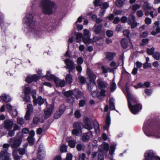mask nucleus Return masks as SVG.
Instances as JSON below:
<instances>
[{
    "instance_id": "obj_1",
    "label": "nucleus",
    "mask_w": 160,
    "mask_h": 160,
    "mask_svg": "<svg viewBox=\"0 0 160 160\" xmlns=\"http://www.w3.org/2000/svg\"><path fill=\"white\" fill-rule=\"evenodd\" d=\"M125 94L128 100V107L131 111L134 114L138 113L142 109L141 105L137 103V100L131 94L129 90L127 89Z\"/></svg>"
},
{
    "instance_id": "obj_2",
    "label": "nucleus",
    "mask_w": 160,
    "mask_h": 160,
    "mask_svg": "<svg viewBox=\"0 0 160 160\" xmlns=\"http://www.w3.org/2000/svg\"><path fill=\"white\" fill-rule=\"evenodd\" d=\"M39 7L42 12L48 15L53 14L57 7L54 2L51 0H42L40 3Z\"/></svg>"
},
{
    "instance_id": "obj_3",
    "label": "nucleus",
    "mask_w": 160,
    "mask_h": 160,
    "mask_svg": "<svg viewBox=\"0 0 160 160\" xmlns=\"http://www.w3.org/2000/svg\"><path fill=\"white\" fill-rule=\"evenodd\" d=\"M143 129L145 134L148 137L153 136L160 138V126L157 129L156 132L153 130V126L150 120H146Z\"/></svg>"
},
{
    "instance_id": "obj_4",
    "label": "nucleus",
    "mask_w": 160,
    "mask_h": 160,
    "mask_svg": "<svg viewBox=\"0 0 160 160\" xmlns=\"http://www.w3.org/2000/svg\"><path fill=\"white\" fill-rule=\"evenodd\" d=\"M22 21L27 26L29 30L36 35L38 32L36 30L35 28V21L33 20V17L32 13L28 11L25 17L23 18Z\"/></svg>"
},
{
    "instance_id": "obj_5",
    "label": "nucleus",
    "mask_w": 160,
    "mask_h": 160,
    "mask_svg": "<svg viewBox=\"0 0 160 160\" xmlns=\"http://www.w3.org/2000/svg\"><path fill=\"white\" fill-rule=\"evenodd\" d=\"M87 73L90 80V83L88 84V88L89 91L92 90L93 86L95 85L94 80L96 79V76L92 71L87 69Z\"/></svg>"
},
{
    "instance_id": "obj_6",
    "label": "nucleus",
    "mask_w": 160,
    "mask_h": 160,
    "mask_svg": "<svg viewBox=\"0 0 160 160\" xmlns=\"http://www.w3.org/2000/svg\"><path fill=\"white\" fill-rule=\"evenodd\" d=\"M109 145L107 143L102 144L99 147V152H98V159L104 160L103 155L104 152H107L108 150Z\"/></svg>"
},
{
    "instance_id": "obj_7",
    "label": "nucleus",
    "mask_w": 160,
    "mask_h": 160,
    "mask_svg": "<svg viewBox=\"0 0 160 160\" xmlns=\"http://www.w3.org/2000/svg\"><path fill=\"white\" fill-rule=\"evenodd\" d=\"M97 81L98 87L100 90V94L101 96L105 97L107 92V83L100 80H98Z\"/></svg>"
},
{
    "instance_id": "obj_8",
    "label": "nucleus",
    "mask_w": 160,
    "mask_h": 160,
    "mask_svg": "<svg viewBox=\"0 0 160 160\" xmlns=\"http://www.w3.org/2000/svg\"><path fill=\"white\" fill-rule=\"evenodd\" d=\"M73 126L74 129L72 131V134L77 136L81 135L82 133L81 128L83 126L82 123L80 122H74Z\"/></svg>"
},
{
    "instance_id": "obj_9",
    "label": "nucleus",
    "mask_w": 160,
    "mask_h": 160,
    "mask_svg": "<svg viewBox=\"0 0 160 160\" xmlns=\"http://www.w3.org/2000/svg\"><path fill=\"white\" fill-rule=\"evenodd\" d=\"M64 62L66 64L65 67L68 69L69 73H70L74 70L75 68L74 63L69 59H67L64 60Z\"/></svg>"
},
{
    "instance_id": "obj_10",
    "label": "nucleus",
    "mask_w": 160,
    "mask_h": 160,
    "mask_svg": "<svg viewBox=\"0 0 160 160\" xmlns=\"http://www.w3.org/2000/svg\"><path fill=\"white\" fill-rule=\"evenodd\" d=\"M30 88L28 87V85H26L24 86V94L22 95L21 97L23 101L26 102H28L30 101V98L28 94L30 92Z\"/></svg>"
},
{
    "instance_id": "obj_11",
    "label": "nucleus",
    "mask_w": 160,
    "mask_h": 160,
    "mask_svg": "<svg viewBox=\"0 0 160 160\" xmlns=\"http://www.w3.org/2000/svg\"><path fill=\"white\" fill-rule=\"evenodd\" d=\"M145 157L146 160H154V159H159L160 158L154 155L153 151L152 150H147L145 153Z\"/></svg>"
},
{
    "instance_id": "obj_12",
    "label": "nucleus",
    "mask_w": 160,
    "mask_h": 160,
    "mask_svg": "<svg viewBox=\"0 0 160 160\" xmlns=\"http://www.w3.org/2000/svg\"><path fill=\"white\" fill-rule=\"evenodd\" d=\"M14 138H11L8 140V142L11 143L12 148H16L19 147L22 142V139L18 138L14 140Z\"/></svg>"
},
{
    "instance_id": "obj_13",
    "label": "nucleus",
    "mask_w": 160,
    "mask_h": 160,
    "mask_svg": "<svg viewBox=\"0 0 160 160\" xmlns=\"http://www.w3.org/2000/svg\"><path fill=\"white\" fill-rule=\"evenodd\" d=\"M128 23L131 26L132 28H134L136 27L138 23L135 21V18L133 15H130L128 21Z\"/></svg>"
},
{
    "instance_id": "obj_14",
    "label": "nucleus",
    "mask_w": 160,
    "mask_h": 160,
    "mask_svg": "<svg viewBox=\"0 0 160 160\" xmlns=\"http://www.w3.org/2000/svg\"><path fill=\"white\" fill-rule=\"evenodd\" d=\"M84 37L82 38L83 41L85 43H90L92 41L90 39V36L89 34V31L86 29H85L83 31Z\"/></svg>"
},
{
    "instance_id": "obj_15",
    "label": "nucleus",
    "mask_w": 160,
    "mask_h": 160,
    "mask_svg": "<svg viewBox=\"0 0 160 160\" xmlns=\"http://www.w3.org/2000/svg\"><path fill=\"white\" fill-rule=\"evenodd\" d=\"M101 1V0H95L94 2L95 6H101V8L102 9H106L108 7L109 4L108 2H105L102 4Z\"/></svg>"
},
{
    "instance_id": "obj_16",
    "label": "nucleus",
    "mask_w": 160,
    "mask_h": 160,
    "mask_svg": "<svg viewBox=\"0 0 160 160\" xmlns=\"http://www.w3.org/2000/svg\"><path fill=\"white\" fill-rule=\"evenodd\" d=\"M10 156V154L6 150L2 149L0 155V158L2 160H11Z\"/></svg>"
},
{
    "instance_id": "obj_17",
    "label": "nucleus",
    "mask_w": 160,
    "mask_h": 160,
    "mask_svg": "<svg viewBox=\"0 0 160 160\" xmlns=\"http://www.w3.org/2000/svg\"><path fill=\"white\" fill-rule=\"evenodd\" d=\"M46 104L47 105V102L46 103ZM46 107L47 108L44 111V113L45 117L47 118H48L51 115L52 110L54 109V106L53 104L52 103L50 105V108H48L47 105Z\"/></svg>"
},
{
    "instance_id": "obj_18",
    "label": "nucleus",
    "mask_w": 160,
    "mask_h": 160,
    "mask_svg": "<svg viewBox=\"0 0 160 160\" xmlns=\"http://www.w3.org/2000/svg\"><path fill=\"white\" fill-rule=\"evenodd\" d=\"M92 136V133L91 131L85 133L82 136V140L83 142H87Z\"/></svg>"
},
{
    "instance_id": "obj_19",
    "label": "nucleus",
    "mask_w": 160,
    "mask_h": 160,
    "mask_svg": "<svg viewBox=\"0 0 160 160\" xmlns=\"http://www.w3.org/2000/svg\"><path fill=\"white\" fill-rule=\"evenodd\" d=\"M84 128L86 129L89 130L93 128V127L90 123L89 119L88 118H86L84 120Z\"/></svg>"
},
{
    "instance_id": "obj_20",
    "label": "nucleus",
    "mask_w": 160,
    "mask_h": 160,
    "mask_svg": "<svg viewBox=\"0 0 160 160\" xmlns=\"http://www.w3.org/2000/svg\"><path fill=\"white\" fill-rule=\"evenodd\" d=\"M39 79V78L36 74H34L27 77L26 81L28 83H31L32 81L36 82Z\"/></svg>"
},
{
    "instance_id": "obj_21",
    "label": "nucleus",
    "mask_w": 160,
    "mask_h": 160,
    "mask_svg": "<svg viewBox=\"0 0 160 160\" xmlns=\"http://www.w3.org/2000/svg\"><path fill=\"white\" fill-rule=\"evenodd\" d=\"M130 43L131 44V48H133L132 43L130 41L129 42L128 39L123 38L122 39L121 41V44L122 47L124 48H126L128 47L129 44Z\"/></svg>"
},
{
    "instance_id": "obj_22",
    "label": "nucleus",
    "mask_w": 160,
    "mask_h": 160,
    "mask_svg": "<svg viewBox=\"0 0 160 160\" xmlns=\"http://www.w3.org/2000/svg\"><path fill=\"white\" fill-rule=\"evenodd\" d=\"M13 125V122L11 120L7 119L4 122V127L7 130L11 129L12 128Z\"/></svg>"
},
{
    "instance_id": "obj_23",
    "label": "nucleus",
    "mask_w": 160,
    "mask_h": 160,
    "mask_svg": "<svg viewBox=\"0 0 160 160\" xmlns=\"http://www.w3.org/2000/svg\"><path fill=\"white\" fill-rule=\"evenodd\" d=\"M11 98L8 95L6 94H2L0 96V101L2 100L6 102H9L11 101Z\"/></svg>"
},
{
    "instance_id": "obj_24",
    "label": "nucleus",
    "mask_w": 160,
    "mask_h": 160,
    "mask_svg": "<svg viewBox=\"0 0 160 160\" xmlns=\"http://www.w3.org/2000/svg\"><path fill=\"white\" fill-rule=\"evenodd\" d=\"M67 142H68L69 146L71 148L75 147L76 141L75 140L72 139L71 137H68L66 139Z\"/></svg>"
},
{
    "instance_id": "obj_25",
    "label": "nucleus",
    "mask_w": 160,
    "mask_h": 160,
    "mask_svg": "<svg viewBox=\"0 0 160 160\" xmlns=\"http://www.w3.org/2000/svg\"><path fill=\"white\" fill-rule=\"evenodd\" d=\"M40 147V146L39 147L38 150L37 157L38 159L41 160L45 158V154L44 151H42Z\"/></svg>"
},
{
    "instance_id": "obj_26",
    "label": "nucleus",
    "mask_w": 160,
    "mask_h": 160,
    "mask_svg": "<svg viewBox=\"0 0 160 160\" xmlns=\"http://www.w3.org/2000/svg\"><path fill=\"white\" fill-rule=\"evenodd\" d=\"M45 101V99H43L41 96H39L38 97L37 99H33V102L34 104L36 105L38 103L39 105H41L43 104Z\"/></svg>"
},
{
    "instance_id": "obj_27",
    "label": "nucleus",
    "mask_w": 160,
    "mask_h": 160,
    "mask_svg": "<svg viewBox=\"0 0 160 160\" xmlns=\"http://www.w3.org/2000/svg\"><path fill=\"white\" fill-rule=\"evenodd\" d=\"M57 87H64L65 84V81L64 80H60L58 78H57L54 81Z\"/></svg>"
},
{
    "instance_id": "obj_28",
    "label": "nucleus",
    "mask_w": 160,
    "mask_h": 160,
    "mask_svg": "<svg viewBox=\"0 0 160 160\" xmlns=\"http://www.w3.org/2000/svg\"><path fill=\"white\" fill-rule=\"evenodd\" d=\"M93 123L95 132L97 135H98L100 133V128L98 122L95 119L93 120Z\"/></svg>"
},
{
    "instance_id": "obj_29",
    "label": "nucleus",
    "mask_w": 160,
    "mask_h": 160,
    "mask_svg": "<svg viewBox=\"0 0 160 160\" xmlns=\"http://www.w3.org/2000/svg\"><path fill=\"white\" fill-rule=\"evenodd\" d=\"M46 78L48 80H53L55 81L56 78H57V77L51 74L50 72L49 71L47 72V74L46 75Z\"/></svg>"
},
{
    "instance_id": "obj_30",
    "label": "nucleus",
    "mask_w": 160,
    "mask_h": 160,
    "mask_svg": "<svg viewBox=\"0 0 160 160\" xmlns=\"http://www.w3.org/2000/svg\"><path fill=\"white\" fill-rule=\"evenodd\" d=\"M105 55L107 58L109 60H112L115 56L116 54L114 52H106L105 53Z\"/></svg>"
},
{
    "instance_id": "obj_31",
    "label": "nucleus",
    "mask_w": 160,
    "mask_h": 160,
    "mask_svg": "<svg viewBox=\"0 0 160 160\" xmlns=\"http://www.w3.org/2000/svg\"><path fill=\"white\" fill-rule=\"evenodd\" d=\"M102 26L101 24L95 25L94 27V32L96 34L100 33L101 32Z\"/></svg>"
},
{
    "instance_id": "obj_32",
    "label": "nucleus",
    "mask_w": 160,
    "mask_h": 160,
    "mask_svg": "<svg viewBox=\"0 0 160 160\" xmlns=\"http://www.w3.org/2000/svg\"><path fill=\"white\" fill-rule=\"evenodd\" d=\"M110 124V119L108 116H107L105 120V124L103 127L104 129H108Z\"/></svg>"
},
{
    "instance_id": "obj_33",
    "label": "nucleus",
    "mask_w": 160,
    "mask_h": 160,
    "mask_svg": "<svg viewBox=\"0 0 160 160\" xmlns=\"http://www.w3.org/2000/svg\"><path fill=\"white\" fill-rule=\"evenodd\" d=\"M117 68H105L104 66L101 67V69L104 73H106L108 72H113L115 69H116Z\"/></svg>"
},
{
    "instance_id": "obj_34",
    "label": "nucleus",
    "mask_w": 160,
    "mask_h": 160,
    "mask_svg": "<svg viewBox=\"0 0 160 160\" xmlns=\"http://www.w3.org/2000/svg\"><path fill=\"white\" fill-rule=\"evenodd\" d=\"M64 111V109H60L58 111L56 112L54 114L55 118L58 119L59 118L63 113Z\"/></svg>"
},
{
    "instance_id": "obj_35",
    "label": "nucleus",
    "mask_w": 160,
    "mask_h": 160,
    "mask_svg": "<svg viewBox=\"0 0 160 160\" xmlns=\"http://www.w3.org/2000/svg\"><path fill=\"white\" fill-rule=\"evenodd\" d=\"M65 80L67 84H71L72 82V76L70 73L67 74L65 77Z\"/></svg>"
},
{
    "instance_id": "obj_36",
    "label": "nucleus",
    "mask_w": 160,
    "mask_h": 160,
    "mask_svg": "<svg viewBox=\"0 0 160 160\" xmlns=\"http://www.w3.org/2000/svg\"><path fill=\"white\" fill-rule=\"evenodd\" d=\"M152 7L150 4L148 2H144L143 6V8L145 11H147L152 9Z\"/></svg>"
},
{
    "instance_id": "obj_37",
    "label": "nucleus",
    "mask_w": 160,
    "mask_h": 160,
    "mask_svg": "<svg viewBox=\"0 0 160 160\" xmlns=\"http://www.w3.org/2000/svg\"><path fill=\"white\" fill-rule=\"evenodd\" d=\"M115 100L113 98H111L110 100L109 107L111 110H113L115 108Z\"/></svg>"
},
{
    "instance_id": "obj_38",
    "label": "nucleus",
    "mask_w": 160,
    "mask_h": 160,
    "mask_svg": "<svg viewBox=\"0 0 160 160\" xmlns=\"http://www.w3.org/2000/svg\"><path fill=\"white\" fill-rule=\"evenodd\" d=\"M12 155L14 160H19L20 157L17 154V152L16 150H13Z\"/></svg>"
},
{
    "instance_id": "obj_39",
    "label": "nucleus",
    "mask_w": 160,
    "mask_h": 160,
    "mask_svg": "<svg viewBox=\"0 0 160 160\" xmlns=\"http://www.w3.org/2000/svg\"><path fill=\"white\" fill-rule=\"evenodd\" d=\"M91 95L94 98H99L100 96H101L100 94V92L99 93L97 91H92L91 92Z\"/></svg>"
},
{
    "instance_id": "obj_40",
    "label": "nucleus",
    "mask_w": 160,
    "mask_h": 160,
    "mask_svg": "<svg viewBox=\"0 0 160 160\" xmlns=\"http://www.w3.org/2000/svg\"><path fill=\"white\" fill-rule=\"evenodd\" d=\"M123 2L121 0H116L115 2V5L118 7H122L123 5Z\"/></svg>"
},
{
    "instance_id": "obj_41",
    "label": "nucleus",
    "mask_w": 160,
    "mask_h": 160,
    "mask_svg": "<svg viewBox=\"0 0 160 160\" xmlns=\"http://www.w3.org/2000/svg\"><path fill=\"white\" fill-rule=\"evenodd\" d=\"M117 87L116 83L113 81L110 84V89L111 91H114L116 88Z\"/></svg>"
},
{
    "instance_id": "obj_42",
    "label": "nucleus",
    "mask_w": 160,
    "mask_h": 160,
    "mask_svg": "<svg viewBox=\"0 0 160 160\" xmlns=\"http://www.w3.org/2000/svg\"><path fill=\"white\" fill-rule=\"evenodd\" d=\"M27 139L30 145L32 146L33 144L34 139L33 137L29 136Z\"/></svg>"
},
{
    "instance_id": "obj_43",
    "label": "nucleus",
    "mask_w": 160,
    "mask_h": 160,
    "mask_svg": "<svg viewBox=\"0 0 160 160\" xmlns=\"http://www.w3.org/2000/svg\"><path fill=\"white\" fill-rule=\"evenodd\" d=\"M3 15L2 13H0V25L2 28L6 25V23H4L3 22Z\"/></svg>"
},
{
    "instance_id": "obj_44",
    "label": "nucleus",
    "mask_w": 160,
    "mask_h": 160,
    "mask_svg": "<svg viewBox=\"0 0 160 160\" xmlns=\"http://www.w3.org/2000/svg\"><path fill=\"white\" fill-rule=\"evenodd\" d=\"M153 57L156 60H158L160 58V52H156L153 54Z\"/></svg>"
},
{
    "instance_id": "obj_45",
    "label": "nucleus",
    "mask_w": 160,
    "mask_h": 160,
    "mask_svg": "<svg viewBox=\"0 0 160 160\" xmlns=\"http://www.w3.org/2000/svg\"><path fill=\"white\" fill-rule=\"evenodd\" d=\"M141 5L138 4H134L132 6V9L134 11V13L138 9H139L141 7Z\"/></svg>"
},
{
    "instance_id": "obj_46",
    "label": "nucleus",
    "mask_w": 160,
    "mask_h": 160,
    "mask_svg": "<svg viewBox=\"0 0 160 160\" xmlns=\"http://www.w3.org/2000/svg\"><path fill=\"white\" fill-rule=\"evenodd\" d=\"M17 122L18 124L22 125L24 124V121L22 118L18 117L17 118Z\"/></svg>"
},
{
    "instance_id": "obj_47",
    "label": "nucleus",
    "mask_w": 160,
    "mask_h": 160,
    "mask_svg": "<svg viewBox=\"0 0 160 160\" xmlns=\"http://www.w3.org/2000/svg\"><path fill=\"white\" fill-rule=\"evenodd\" d=\"M82 37V35L81 33H78L76 35V39L77 42H79L81 40V39Z\"/></svg>"
},
{
    "instance_id": "obj_48",
    "label": "nucleus",
    "mask_w": 160,
    "mask_h": 160,
    "mask_svg": "<svg viewBox=\"0 0 160 160\" xmlns=\"http://www.w3.org/2000/svg\"><path fill=\"white\" fill-rule=\"evenodd\" d=\"M73 93L72 90H70L64 92V95L65 96L69 97L73 95Z\"/></svg>"
},
{
    "instance_id": "obj_49",
    "label": "nucleus",
    "mask_w": 160,
    "mask_h": 160,
    "mask_svg": "<svg viewBox=\"0 0 160 160\" xmlns=\"http://www.w3.org/2000/svg\"><path fill=\"white\" fill-rule=\"evenodd\" d=\"M10 114L13 117H16L18 114V112L17 110L15 108H14V109L12 110V111L10 112Z\"/></svg>"
},
{
    "instance_id": "obj_50",
    "label": "nucleus",
    "mask_w": 160,
    "mask_h": 160,
    "mask_svg": "<svg viewBox=\"0 0 160 160\" xmlns=\"http://www.w3.org/2000/svg\"><path fill=\"white\" fill-rule=\"evenodd\" d=\"M27 112H32L33 111L32 110V104H28L27 105Z\"/></svg>"
},
{
    "instance_id": "obj_51",
    "label": "nucleus",
    "mask_w": 160,
    "mask_h": 160,
    "mask_svg": "<svg viewBox=\"0 0 160 160\" xmlns=\"http://www.w3.org/2000/svg\"><path fill=\"white\" fill-rule=\"evenodd\" d=\"M46 28L48 32H51L54 29L53 26L50 25H47L46 26Z\"/></svg>"
},
{
    "instance_id": "obj_52",
    "label": "nucleus",
    "mask_w": 160,
    "mask_h": 160,
    "mask_svg": "<svg viewBox=\"0 0 160 160\" xmlns=\"http://www.w3.org/2000/svg\"><path fill=\"white\" fill-rule=\"evenodd\" d=\"M76 148L78 151H81L84 148V146L82 144H78L77 145Z\"/></svg>"
},
{
    "instance_id": "obj_53",
    "label": "nucleus",
    "mask_w": 160,
    "mask_h": 160,
    "mask_svg": "<svg viewBox=\"0 0 160 160\" xmlns=\"http://www.w3.org/2000/svg\"><path fill=\"white\" fill-rule=\"evenodd\" d=\"M115 146L114 145H112L110 147V149L109 151V153L111 155H112L115 149Z\"/></svg>"
},
{
    "instance_id": "obj_54",
    "label": "nucleus",
    "mask_w": 160,
    "mask_h": 160,
    "mask_svg": "<svg viewBox=\"0 0 160 160\" xmlns=\"http://www.w3.org/2000/svg\"><path fill=\"white\" fill-rule=\"evenodd\" d=\"M83 60L82 58L81 57L78 58L77 61V63L78 65H81L83 62Z\"/></svg>"
},
{
    "instance_id": "obj_55",
    "label": "nucleus",
    "mask_w": 160,
    "mask_h": 160,
    "mask_svg": "<svg viewBox=\"0 0 160 160\" xmlns=\"http://www.w3.org/2000/svg\"><path fill=\"white\" fill-rule=\"evenodd\" d=\"M6 107L7 109H8V111L9 112H10L12 111L14 109L13 107L12 106L9 104H7V105Z\"/></svg>"
},
{
    "instance_id": "obj_56",
    "label": "nucleus",
    "mask_w": 160,
    "mask_h": 160,
    "mask_svg": "<svg viewBox=\"0 0 160 160\" xmlns=\"http://www.w3.org/2000/svg\"><path fill=\"white\" fill-rule=\"evenodd\" d=\"M154 48H152L150 49H148L147 50V52L148 54L149 55H153V54L154 53Z\"/></svg>"
},
{
    "instance_id": "obj_57",
    "label": "nucleus",
    "mask_w": 160,
    "mask_h": 160,
    "mask_svg": "<svg viewBox=\"0 0 160 160\" xmlns=\"http://www.w3.org/2000/svg\"><path fill=\"white\" fill-rule=\"evenodd\" d=\"M26 149L25 148H20L18 149V152L20 154L22 155L24 154L26 152Z\"/></svg>"
},
{
    "instance_id": "obj_58",
    "label": "nucleus",
    "mask_w": 160,
    "mask_h": 160,
    "mask_svg": "<svg viewBox=\"0 0 160 160\" xmlns=\"http://www.w3.org/2000/svg\"><path fill=\"white\" fill-rule=\"evenodd\" d=\"M100 39L102 40V39L101 38H99L97 36H95L93 37V40L91 39L92 42L90 43L97 42Z\"/></svg>"
},
{
    "instance_id": "obj_59",
    "label": "nucleus",
    "mask_w": 160,
    "mask_h": 160,
    "mask_svg": "<svg viewBox=\"0 0 160 160\" xmlns=\"http://www.w3.org/2000/svg\"><path fill=\"white\" fill-rule=\"evenodd\" d=\"M145 22L147 25H149L152 22V20L151 19L148 18H146L145 19Z\"/></svg>"
},
{
    "instance_id": "obj_60",
    "label": "nucleus",
    "mask_w": 160,
    "mask_h": 160,
    "mask_svg": "<svg viewBox=\"0 0 160 160\" xmlns=\"http://www.w3.org/2000/svg\"><path fill=\"white\" fill-rule=\"evenodd\" d=\"M130 33V31L128 29H126L123 31L124 35L128 38L129 37Z\"/></svg>"
},
{
    "instance_id": "obj_61",
    "label": "nucleus",
    "mask_w": 160,
    "mask_h": 160,
    "mask_svg": "<svg viewBox=\"0 0 160 160\" xmlns=\"http://www.w3.org/2000/svg\"><path fill=\"white\" fill-rule=\"evenodd\" d=\"M72 156L71 153H68L66 157V160H72Z\"/></svg>"
},
{
    "instance_id": "obj_62",
    "label": "nucleus",
    "mask_w": 160,
    "mask_h": 160,
    "mask_svg": "<svg viewBox=\"0 0 160 160\" xmlns=\"http://www.w3.org/2000/svg\"><path fill=\"white\" fill-rule=\"evenodd\" d=\"M113 32L111 30H108L106 32V34L107 36L108 37H111L113 35Z\"/></svg>"
},
{
    "instance_id": "obj_63",
    "label": "nucleus",
    "mask_w": 160,
    "mask_h": 160,
    "mask_svg": "<svg viewBox=\"0 0 160 160\" xmlns=\"http://www.w3.org/2000/svg\"><path fill=\"white\" fill-rule=\"evenodd\" d=\"M39 120L40 119L39 118L36 117L33 118V123L37 124H38L39 122Z\"/></svg>"
},
{
    "instance_id": "obj_64",
    "label": "nucleus",
    "mask_w": 160,
    "mask_h": 160,
    "mask_svg": "<svg viewBox=\"0 0 160 160\" xmlns=\"http://www.w3.org/2000/svg\"><path fill=\"white\" fill-rule=\"evenodd\" d=\"M79 158L81 160H87V159H85L86 155L84 153H83L81 155H80Z\"/></svg>"
}]
</instances>
